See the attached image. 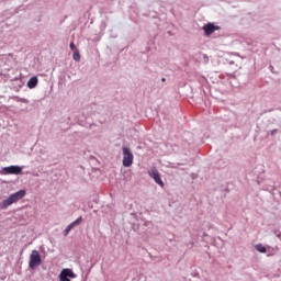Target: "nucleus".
<instances>
[{
    "mask_svg": "<svg viewBox=\"0 0 281 281\" xmlns=\"http://www.w3.org/2000/svg\"><path fill=\"white\" fill-rule=\"evenodd\" d=\"M133 153L131 151V149H128V147H123V166L125 168H131V166H133Z\"/></svg>",
    "mask_w": 281,
    "mask_h": 281,
    "instance_id": "nucleus-3",
    "label": "nucleus"
},
{
    "mask_svg": "<svg viewBox=\"0 0 281 281\" xmlns=\"http://www.w3.org/2000/svg\"><path fill=\"white\" fill-rule=\"evenodd\" d=\"M70 49H71L72 52L78 50V49L76 48V44H74V42L70 43Z\"/></svg>",
    "mask_w": 281,
    "mask_h": 281,
    "instance_id": "nucleus-12",
    "label": "nucleus"
},
{
    "mask_svg": "<svg viewBox=\"0 0 281 281\" xmlns=\"http://www.w3.org/2000/svg\"><path fill=\"white\" fill-rule=\"evenodd\" d=\"M205 36H211L216 30H221V26H216L213 23H207L203 26Z\"/></svg>",
    "mask_w": 281,
    "mask_h": 281,
    "instance_id": "nucleus-5",
    "label": "nucleus"
},
{
    "mask_svg": "<svg viewBox=\"0 0 281 281\" xmlns=\"http://www.w3.org/2000/svg\"><path fill=\"white\" fill-rule=\"evenodd\" d=\"M162 82H166V78H162Z\"/></svg>",
    "mask_w": 281,
    "mask_h": 281,
    "instance_id": "nucleus-13",
    "label": "nucleus"
},
{
    "mask_svg": "<svg viewBox=\"0 0 281 281\" xmlns=\"http://www.w3.org/2000/svg\"><path fill=\"white\" fill-rule=\"evenodd\" d=\"M149 177L154 179V181L160 186V188H164V181L161 180V176L159 175V171L157 169H153L149 173Z\"/></svg>",
    "mask_w": 281,
    "mask_h": 281,
    "instance_id": "nucleus-6",
    "label": "nucleus"
},
{
    "mask_svg": "<svg viewBox=\"0 0 281 281\" xmlns=\"http://www.w3.org/2000/svg\"><path fill=\"white\" fill-rule=\"evenodd\" d=\"M3 175H21L22 169L19 166H9L2 169Z\"/></svg>",
    "mask_w": 281,
    "mask_h": 281,
    "instance_id": "nucleus-4",
    "label": "nucleus"
},
{
    "mask_svg": "<svg viewBox=\"0 0 281 281\" xmlns=\"http://www.w3.org/2000/svg\"><path fill=\"white\" fill-rule=\"evenodd\" d=\"M23 196H25V190H20L13 194H11L7 200L2 201V203H0V210H8V207H10V205H12L13 203H16L18 201H21V199H23Z\"/></svg>",
    "mask_w": 281,
    "mask_h": 281,
    "instance_id": "nucleus-1",
    "label": "nucleus"
},
{
    "mask_svg": "<svg viewBox=\"0 0 281 281\" xmlns=\"http://www.w3.org/2000/svg\"><path fill=\"white\" fill-rule=\"evenodd\" d=\"M72 227H74V224L70 223V224L66 227V229L64 231V236H68L69 233L71 232Z\"/></svg>",
    "mask_w": 281,
    "mask_h": 281,
    "instance_id": "nucleus-9",
    "label": "nucleus"
},
{
    "mask_svg": "<svg viewBox=\"0 0 281 281\" xmlns=\"http://www.w3.org/2000/svg\"><path fill=\"white\" fill-rule=\"evenodd\" d=\"M74 60L80 61V52L76 50L72 55Z\"/></svg>",
    "mask_w": 281,
    "mask_h": 281,
    "instance_id": "nucleus-10",
    "label": "nucleus"
},
{
    "mask_svg": "<svg viewBox=\"0 0 281 281\" xmlns=\"http://www.w3.org/2000/svg\"><path fill=\"white\" fill-rule=\"evenodd\" d=\"M43 260L41 259V254H38V250H32L30 256V269H36V267H40L42 265Z\"/></svg>",
    "mask_w": 281,
    "mask_h": 281,
    "instance_id": "nucleus-2",
    "label": "nucleus"
},
{
    "mask_svg": "<svg viewBox=\"0 0 281 281\" xmlns=\"http://www.w3.org/2000/svg\"><path fill=\"white\" fill-rule=\"evenodd\" d=\"M36 85H38V78L36 77H32L29 81H27V87L29 89H34L36 87Z\"/></svg>",
    "mask_w": 281,
    "mask_h": 281,
    "instance_id": "nucleus-7",
    "label": "nucleus"
},
{
    "mask_svg": "<svg viewBox=\"0 0 281 281\" xmlns=\"http://www.w3.org/2000/svg\"><path fill=\"white\" fill-rule=\"evenodd\" d=\"M80 223H82V217L77 218L75 222H72L71 224L74 225V227H76V225H80Z\"/></svg>",
    "mask_w": 281,
    "mask_h": 281,
    "instance_id": "nucleus-11",
    "label": "nucleus"
},
{
    "mask_svg": "<svg viewBox=\"0 0 281 281\" xmlns=\"http://www.w3.org/2000/svg\"><path fill=\"white\" fill-rule=\"evenodd\" d=\"M257 251H259L260 254H267V248L262 245L259 244L256 246Z\"/></svg>",
    "mask_w": 281,
    "mask_h": 281,
    "instance_id": "nucleus-8",
    "label": "nucleus"
}]
</instances>
